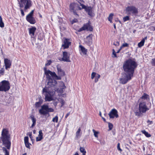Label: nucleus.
Instances as JSON below:
<instances>
[{
	"mask_svg": "<svg viewBox=\"0 0 155 155\" xmlns=\"http://www.w3.org/2000/svg\"><path fill=\"white\" fill-rule=\"evenodd\" d=\"M108 115L110 118H114L115 117L117 118L119 117L118 111L115 109H112L108 114Z\"/></svg>",
	"mask_w": 155,
	"mask_h": 155,
	"instance_id": "obj_15",
	"label": "nucleus"
},
{
	"mask_svg": "<svg viewBox=\"0 0 155 155\" xmlns=\"http://www.w3.org/2000/svg\"><path fill=\"white\" fill-rule=\"evenodd\" d=\"M20 8H23L25 5L24 10H25L30 8L32 6V1L31 0H18Z\"/></svg>",
	"mask_w": 155,
	"mask_h": 155,
	"instance_id": "obj_6",
	"label": "nucleus"
},
{
	"mask_svg": "<svg viewBox=\"0 0 155 155\" xmlns=\"http://www.w3.org/2000/svg\"><path fill=\"white\" fill-rule=\"evenodd\" d=\"M42 92L45 93V101H50L53 100V97L55 93V91H49L47 88H44L43 89Z\"/></svg>",
	"mask_w": 155,
	"mask_h": 155,
	"instance_id": "obj_5",
	"label": "nucleus"
},
{
	"mask_svg": "<svg viewBox=\"0 0 155 155\" xmlns=\"http://www.w3.org/2000/svg\"><path fill=\"white\" fill-rule=\"evenodd\" d=\"M60 102L61 104V106H62L64 104L65 101L63 98H61L60 99Z\"/></svg>",
	"mask_w": 155,
	"mask_h": 155,
	"instance_id": "obj_40",
	"label": "nucleus"
},
{
	"mask_svg": "<svg viewBox=\"0 0 155 155\" xmlns=\"http://www.w3.org/2000/svg\"><path fill=\"white\" fill-rule=\"evenodd\" d=\"M51 63V60L48 61V63L45 64V66H48L50 65Z\"/></svg>",
	"mask_w": 155,
	"mask_h": 155,
	"instance_id": "obj_48",
	"label": "nucleus"
},
{
	"mask_svg": "<svg viewBox=\"0 0 155 155\" xmlns=\"http://www.w3.org/2000/svg\"><path fill=\"white\" fill-rule=\"evenodd\" d=\"M122 45L123 47H129V44H127V43H126L123 44H122Z\"/></svg>",
	"mask_w": 155,
	"mask_h": 155,
	"instance_id": "obj_49",
	"label": "nucleus"
},
{
	"mask_svg": "<svg viewBox=\"0 0 155 155\" xmlns=\"http://www.w3.org/2000/svg\"><path fill=\"white\" fill-rule=\"evenodd\" d=\"M63 43L62 47L64 49H65L68 48L71 45V43L69 39L64 38L63 41Z\"/></svg>",
	"mask_w": 155,
	"mask_h": 155,
	"instance_id": "obj_13",
	"label": "nucleus"
},
{
	"mask_svg": "<svg viewBox=\"0 0 155 155\" xmlns=\"http://www.w3.org/2000/svg\"><path fill=\"white\" fill-rule=\"evenodd\" d=\"M54 110L51 108H49L47 105H43L41 107V108L39 110V113L41 115H46L48 114L49 116V112H53Z\"/></svg>",
	"mask_w": 155,
	"mask_h": 155,
	"instance_id": "obj_7",
	"label": "nucleus"
},
{
	"mask_svg": "<svg viewBox=\"0 0 155 155\" xmlns=\"http://www.w3.org/2000/svg\"><path fill=\"white\" fill-rule=\"evenodd\" d=\"M139 111L135 112V114L137 116H140L142 113H145L147 111L149 110L147 105L146 102L144 101L140 102L139 104Z\"/></svg>",
	"mask_w": 155,
	"mask_h": 155,
	"instance_id": "obj_4",
	"label": "nucleus"
},
{
	"mask_svg": "<svg viewBox=\"0 0 155 155\" xmlns=\"http://www.w3.org/2000/svg\"><path fill=\"white\" fill-rule=\"evenodd\" d=\"M95 77L94 82L95 83H97L99 79L100 78L101 76L100 74L95 72H92L91 74V79H93Z\"/></svg>",
	"mask_w": 155,
	"mask_h": 155,
	"instance_id": "obj_18",
	"label": "nucleus"
},
{
	"mask_svg": "<svg viewBox=\"0 0 155 155\" xmlns=\"http://www.w3.org/2000/svg\"><path fill=\"white\" fill-rule=\"evenodd\" d=\"M91 23L90 21L84 24L83 26L78 30V32H81L83 31L87 30L92 31L93 30V27L91 25Z\"/></svg>",
	"mask_w": 155,
	"mask_h": 155,
	"instance_id": "obj_11",
	"label": "nucleus"
},
{
	"mask_svg": "<svg viewBox=\"0 0 155 155\" xmlns=\"http://www.w3.org/2000/svg\"><path fill=\"white\" fill-rule=\"evenodd\" d=\"M33 132L34 134H35V130H33Z\"/></svg>",
	"mask_w": 155,
	"mask_h": 155,
	"instance_id": "obj_60",
	"label": "nucleus"
},
{
	"mask_svg": "<svg viewBox=\"0 0 155 155\" xmlns=\"http://www.w3.org/2000/svg\"><path fill=\"white\" fill-rule=\"evenodd\" d=\"M53 122H55L56 123H57L58 121V117L57 115L55 116L54 117L52 120Z\"/></svg>",
	"mask_w": 155,
	"mask_h": 155,
	"instance_id": "obj_34",
	"label": "nucleus"
},
{
	"mask_svg": "<svg viewBox=\"0 0 155 155\" xmlns=\"http://www.w3.org/2000/svg\"><path fill=\"white\" fill-rule=\"evenodd\" d=\"M4 63L6 70H7L11 68L12 65V61L10 60L7 58H4Z\"/></svg>",
	"mask_w": 155,
	"mask_h": 155,
	"instance_id": "obj_17",
	"label": "nucleus"
},
{
	"mask_svg": "<svg viewBox=\"0 0 155 155\" xmlns=\"http://www.w3.org/2000/svg\"><path fill=\"white\" fill-rule=\"evenodd\" d=\"M66 88V86L64 83L63 84V86L62 87L60 88V89L59 90V92L61 93H63L64 91V89Z\"/></svg>",
	"mask_w": 155,
	"mask_h": 155,
	"instance_id": "obj_27",
	"label": "nucleus"
},
{
	"mask_svg": "<svg viewBox=\"0 0 155 155\" xmlns=\"http://www.w3.org/2000/svg\"><path fill=\"white\" fill-rule=\"evenodd\" d=\"M34 10H32L26 16V20L30 23L34 24L36 22V21L33 17Z\"/></svg>",
	"mask_w": 155,
	"mask_h": 155,
	"instance_id": "obj_12",
	"label": "nucleus"
},
{
	"mask_svg": "<svg viewBox=\"0 0 155 155\" xmlns=\"http://www.w3.org/2000/svg\"><path fill=\"white\" fill-rule=\"evenodd\" d=\"M22 155H27V153H24V154H22Z\"/></svg>",
	"mask_w": 155,
	"mask_h": 155,
	"instance_id": "obj_62",
	"label": "nucleus"
},
{
	"mask_svg": "<svg viewBox=\"0 0 155 155\" xmlns=\"http://www.w3.org/2000/svg\"><path fill=\"white\" fill-rule=\"evenodd\" d=\"M4 26V25L2 20V18L1 16H0V27L1 28H3Z\"/></svg>",
	"mask_w": 155,
	"mask_h": 155,
	"instance_id": "obj_30",
	"label": "nucleus"
},
{
	"mask_svg": "<svg viewBox=\"0 0 155 155\" xmlns=\"http://www.w3.org/2000/svg\"><path fill=\"white\" fill-rule=\"evenodd\" d=\"M57 68L58 76L54 72H52L49 70H47L46 68H44L45 74L48 81L47 85L48 88L53 87L54 88H56V87L57 85V82L56 80H61V77L65 75L64 71L62 69L61 66L59 64L57 65Z\"/></svg>",
	"mask_w": 155,
	"mask_h": 155,
	"instance_id": "obj_2",
	"label": "nucleus"
},
{
	"mask_svg": "<svg viewBox=\"0 0 155 155\" xmlns=\"http://www.w3.org/2000/svg\"><path fill=\"white\" fill-rule=\"evenodd\" d=\"M70 54L66 51L63 52V57L61 58V60L64 61L70 62L71 61L70 59Z\"/></svg>",
	"mask_w": 155,
	"mask_h": 155,
	"instance_id": "obj_16",
	"label": "nucleus"
},
{
	"mask_svg": "<svg viewBox=\"0 0 155 155\" xmlns=\"http://www.w3.org/2000/svg\"><path fill=\"white\" fill-rule=\"evenodd\" d=\"M120 51L119 49V50L117 51L116 52V53H119L120 52Z\"/></svg>",
	"mask_w": 155,
	"mask_h": 155,
	"instance_id": "obj_57",
	"label": "nucleus"
},
{
	"mask_svg": "<svg viewBox=\"0 0 155 155\" xmlns=\"http://www.w3.org/2000/svg\"><path fill=\"white\" fill-rule=\"evenodd\" d=\"M74 155H79L78 152H76Z\"/></svg>",
	"mask_w": 155,
	"mask_h": 155,
	"instance_id": "obj_56",
	"label": "nucleus"
},
{
	"mask_svg": "<svg viewBox=\"0 0 155 155\" xmlns=\"http://www.w3.org/2000/svg\"><path fill=\"white\" fill-rule=\"evenodd\" d=\"M143 151H144L145 150V147H144V145H143Z\"/></svg>",
	"mask_w": 155,
	"mask_h": 155,
	"instance_id": "obj_58",
	"label": "nucleus"
},
{
	"mask_svg": "<svg viewBox=\"0 0 155 155\" xmlns=\"http://www.w3.org/2000/svg\"><path fill=\"white\" fill-rule=\"evenodd\" d=\"M29 136L30 138L31 139V140L32 141V143H33V141H34V140L33 139V137L32 136V133H30L29 134Z\"/></svg>",
	"mask_w": 155,
	"mask_h": 155,
	"instance_id": "obj_44",
	"label": "nucleus"
},
{
	"mask_svg": "<svg viewBox=\"0 0 155 155\" xmlns=\"http://www.w3.org/2000/svg\"><path fill=\"white\" fill-rule=\"evenodd\" d=\"M93 35L92 34L89 35L86 37V38L88 40V42H90L92 40Z\"/></svg>",
	"mask_w": 155,
	"mask_h": 155,
	"instance_id": "obj_29",
	"label": "nucleus"
},
{
	"mask_svg": "<svg viewBox=\"0 0 155 155\" xmlns=\"http://www.w3.org/2000/svg\"><path fill=\"white\" fill-rule=\"evenodd\" d=\"M108 127H109V130H111L113 128V124H111V123H110V122H108Z\"/></svg>",
	"mask_w": 155,
	"mask_h": 155,
	"instance_id": "obj_33",
	"label": "nucleus"
},
{
	"mask_svg": "<svg viewBox=\"0 0 155 155\" xmlns=\"http://www.w3.org/2000/svg\"><path fill=\"white\" fill-rule=\"evenodd\" d=\"M125 11L128 15L137 16L138 13V9L134 6H128L126 8Z\"/></svg>",
	"mask_w": 155,
	"mask_h": 155,
	"instance_id": "obj_9",
	"label": "nucleus"
},
{
	"mask_svg": "<svg viewBox=\"0 0 155 155\" xmlns=\"http://www.w3.org/2000/svg\"><path fill=\"white\" fill-rule=\"evenodd\" d=\"M141 132L147 137H150L151 136V135L148 132L146 131L145 130H141Z\"/></svg>",
	"mask_w": 155,
	"mask_h": 155,
	"instance_id": "obj_25",
	"label": "nucleus"
},
{
	"mask_svg": "<svg viewBox=\"0 0 155 155\" xmlns=\"http://www.w3.org/2000/svg\"><path fill=\"white\" fill-rule=\"evenodd\" d=\"M113 54L114 55V56H112L113 58H117V57L116 54V53L115 51L113 49Z\"/></svg>",
	"mask_w": 155,
	"mask_h": 155,
	"instance_id": "obj_41",
	"label": "nucleus"
},
{
	"mask_svg": "<svg viewBox=\"0 0 155 155\" xmlns=\"http://www.w3.org/2000/svg\"><path fill=\"white\" fill-rule=\"evenodd\" d=\"M25 147L29 149H30L31 147L30 145H31V144L29 142L25 143Z\"/></svg>",
	"mask_w": 155,
	"mask_h": 155,
	"instance_id": "obj_35",
	"label": "nucleus"
},
{
	"mask_svg": "<svg viewBox=\"0 0 155 155\" xmlns=\"http://www.w3.org/2000/svg\"><path fill=\"white\" fill-rule=\"evenodd\" d=\"M42 139H43L42 138L38 136V137H36V140L37 142H38V141H41Z\"/></svg>",
	"mask_w": 155,
	"mask_h": 155,
	"instance_id": "obj_46",
	"label": "nucleus"
},
{
	"mask_svg": "<svg viewBox=\"0 0 155 155\" xmlns=\"http://www.w3.org/2000/svg\"><path fill=\"white\" fill-rule=\"evenodd\" d=\"M78 2L80 4V5L81 6V5H84L83 3H84V2L83 0H77Z\"/></svg>",
	"mask_w": 155,
	"mask_h": 155,
	"instance_id": "obj_39",
	"label": "nucleus"
},
{
	"mask_svg": "<svg viewBox=\"0 0 155 155\" xmlns=\"http://www.w3.org/2000/svg\"><path fill=\"white\" fill-rule=\"evenodd\" d=\"M42 102V101H40L38 102H36V103L35 104V105L36 107H39L41 105V104Z\"/></svg>",
	"mask_w": 155,
	"mask_h": 155,
	"instance_id": "obj_36",
	"label": "nucleus"
},
{
	"mask_svg": "<svg viewBox=\"0 0 155 155\" xmlns=\"http://www.w3.org/2000/svg\"><path fill=\"white\" fill-rule=\"evenodd\" d=\"M147 123L149 125L152 124L153 123V122L152 121H150L149 120H148L147 121Z\"/></svg>",
	"mask_w": 155,
	"mask_h": 155,
	"instance_id": "obj_51",
	"label": "nucleus"
},
{
	"mask_svg": "<svg viewBox=\"0 0 155 155\" xmlns=\"http://www.w3.org/2000/svg\"><path fill=\"white\" fill-rule=\"evenodd\" d=\"M80 151L83 153V154H86V152L84 147H81L80 148Z\"/></svg>",
	"mask_w": 155,
	"mask_h": 155,
	"instance_id": "obj_28",
	"label": "nucleus"
},
{
	"mask_svg": "<svg viewBox=\"0 0 155 155\" xmlns=\"http://www.w3.org/2000/svg\"><path fill=\"white\" fill-rule=\"evenodd\" d=\"M43 134L41 130H40L39 131V135H38V137H41L43 138Z\"/></svg>",
	"mask_w": 155,
	"mask_h": 155,
	"instance_id": "obj_38",
	"label": "nucleus"
},
{
	"mask_svg": "<svg viewBox=\"0 0 155 155\" xmlns=\"http://www.w3.org/2000/svg\"><path fill=\"white\" fill-rule=\"evenodd\" d=\"M100 116L101 117V112L100 113Z\"/></svg>",
	"mask_w": 155,
	"mask_h": 155,
	"instance_id": "obj_63",
	"label": "nucleus"
},
{
	"mask_svg": "<svg viewBox=\"0 0 155 155\" xmlns=\"http://www.w3.org/2000/svg\"><path fill=\"white\" fill-rule=\"evenodd\" d=\"M138 65L137 63L131 59L129 58L125 61L123 64V68L125 72V77L120 79V82L122 84H125L132 79L135 70Z\"/></svg>",
	"mask_w": 155,
	"mask_h": 155,
	"instance_id": "obj_1",
	"label": "nucleus"
},
{
	"mask_svg": "<svg viewBox=\"0 0 155 155\" xmlns=\"http://www.w3.org/2000/svg\"><path fill=\"white\" fill-rule=\"evenodd\" d=\"M5 69L3 68H2L0 70V76L4 75Z\"/></svg>",
	"mask_w": 155,
	"mask_h": 155,
	"instance_id": "obj_31",
	"label": "nucleus"
},
{
	"mask_svg": "<svg viewBox=\"0 0 155 155\" xmlns=\"http://www.w3.org/2000/svg\"><path fill=\"white\" fill-rule=\"evenodd\" d=\"M123 48V46H122V45L120 47V48L119 49L121 51V50L122 49V48Z\"/></svg>",
	"mask_w": 155,
	"mask_h": 155,
	"instance_id": "obj_55",
	"label": "nucleus"
},
{
	"mask_svg": "<svg viewBox=\"0 0 155 155\" xmlns=\"http://www.w3.org/2000/svg\"><path fill=\"white\" fill-rule=\"evenodd\" d=\"M30 118L31 119L33 123L31 127L32 128L34 127V126L36 124V119L35 118L34 116L33 115H31L30 116Z\"/></svg>",
	"mask_w": 155,
	"mask_h": 155,
	"instance_id": "obj_20",
	"label": "nucleus"
},
{
	"mask_svg": "<svg viewBox=\"0 0 155 155\" xmlns=\"http://www.w3.org/2000/svg\"><path fill=\"white\" fill-rule=\"evenodd\" d=\"M28 139H29V138H28V136L25 137H24V143L28 142H29Z\"/></svg>",
	"mask_w": 155,
	"mask_h": 155,
	"instance_id": "obj_43",
	"label": "nucleus"
},
{
	"mask_svg": "<svg viewBox=\"0 0 155 155\" xmlns=\"http://www.w3.org/2000/svg\"><path fill=\"white\" fill-rule=\"evenodd\" d=\"M140 99L144 100H149V96L147 94L144 93L143 94V95L141 96V97L140 98Z\"/></svg>",
	"mask_w": 155,
	"mask_h": 155,
	"instance_id": "obj_22",
	"label": "nucleus"
},
{
	"mask_svg": "<svg viewBox=\"0 0 155 155\" xmlns=\"http://www.w3.org/2000/svg\"><path fill=\"white\" fill-rule=\"evenodd\" d=\"M117 149L118 150L120 151V152H121L122 151V150L120 147V143H118L117 145Z\"/></svg>",
	"mask_w": 155,
	"mask_h": 155,
	"instance_id": "obj_42",
	"label": "nucleus"
},
{
	"mask_svg": "<svg viewBox=\"0 0 155 155\" xmlns=\"http://www.w3.org/2000/svg\"><path fill=\"white\" fill-rule=\"evenodd\" d=\"M81 7L82 9H84L85 11L87 13L88 15L91 17L94 16V14L92 12V8L91 7H86L84 5H81Z\"/></svg>",
	"mask_w": 155,
	"mask_h": 155,
	"instance_id": "obj_14",
	"label": "nucleus"
},
{
	"mask_svg": "<svg viewBox=\"0 0 155 155\" xmlns=\"http://www.w3.org/2000/svg\"><path fill=\"white\" fill-rule=\"evenodd\" d=\"M92 131L94 133V135L95 137L97 138L98 137V134H99V132L96 131L94 129L92 130Z\"/></svg>",
	"mask_w": 155,
	"mask_h": 155,
	"instance_id": "obj_32",
	"label": "nucleus"
},
{
	"mask_svg": "<svg viewBox=\"0 0 155 155\" xmlns=\"http://www.w3.org/2000/svg\"><path fill=\"white\" fill-rule=\"evenodd\" d=\"M70 112H68V113L65 115V118L66 119L67 118V117L70 115Z\"/></svg>",
	"mask_w": 155,
	"mask_h": 155,
	"instance_id": "obj_53",
	"label": "nucleus"
},
{
	"mask_svg": "<svg viewBox=\"0 0 155 155\" xmlns=\"http://www.w3.org/2000/svg\"><path fill=\"white\" fill-rule=\"evenodd\" d=\"M78 22V20L77 19L74 18L71 21V23L72 24H73L75 23H76Z\"/></svg>",
	"mask_w": 155,
	"mask_h": 155,
	"instance_id": "obj_45",
	"label": "nucleus"
},
{
	"mask_svg": "<svg viewBox=\"0 0 155 155\" xmlns=\"http://www.w3.org/2000/svg\"><path fill=\"white\" fill-rule=\"evenodd\" d=\"M114 16V14L112 13H111L109 15L108 18V20L110 21V22L111 23H112V20L113 18V16Z\"/></svg>",
	"mask_w": 155,
	"mask_h": 155,
	"instance_id": "obj_26",
	"label": "nucleus"
},
{
	"mask_svg": "<svg viewBox=\"0 0 155 155\" xmlns=\"http://www.w3.org/2000/svg\"><path fill=\"white\" fill-rule=\"evenodd\" d=\"M102 117V118L103 120L105 122H106V119L104 118L103 117Z\"/></svg>",
	"mask_w": 155,
	"mask_h": 155,
	"instance_id": "obj_54",
	"label": "nucleus"
},
{
	"mask_svg": "<svg viewBox=\"0 0 155 155\" xmlns=\"http://www.w3.org/2000/svg\"><path fill=\"white\" fill-rule=\"evenodd\" d=\"M1 143L8 149H10L11 144L10 135L7 128H3L2 130L0 137V144Z\"/></svg>",
	"mask_w": 155,
	"mask_h": 155,
	"instance_id": "obj_3",
	"label": "nucleus"
},
{
	"mask_svg": "<svg viewBox=\"0 0 155 155\" xmlns=\"http://www.w3.org/2000/svg\"><path fill=\"white\" fill-rule=\"evenodd\" d=\"M129 20L130 18L129 16H126L125 17H124L123 18V20L124 22Z\"/></svg>",
	"mask_w": 155,
	"mask_h": 155,
	"instance_id": "obj_37",
	"label": "nucleus"
},
{
	"mask_svg": "<svg viewBox=\"0 0 155 155\" xmlns=\"http://www.w3.org/2000/svg\"><path fill=\"white\" fill-rule=\"evenodd\" d=\"M10 88V85L9 82L4 80L0 82V91L6 92Z\"/></svg>",
	"mask_w": 155,
	"mask_h": 155,
	"instance_id": "obj_8",
	"label": "nucleus"
},
{
	"mask_svg": "<svg viewBox=\"0 0 155 155\" xmlns=\"http://www.w3.org/2000/svg\"><path fill=\"white\" fill-rule=\"evenodd\" d=\"M120 43L118 41H117L116 43H114V45L116 46H118L119 45Z\"/></svg>",
	"mask_w": 155,
	"mask_h": 155,
	"instance_id": "obj_52",
	"label": "nucleus"
},
{
	"mask_svg": "<svg viewBox=\"0 0 155 155\" xmlns=\"http://www.w3.org/2000/svg\"><path fill=\"white\" fill-rule=\"evenodd\" d=\"M147 39V37H145L144 38H143L139 43H138V45L139 48H140L144 45L145 40Z\"/></svg>",
	"mask_w": 155,
	"mask_h": 155,
	"instance_id": "obj_21",
	"label": "nucleus"
},
{
	"mask_svg": "<svg viewBox=\"0 0 155 155\" xmlns=\"http://www.w3.org/2000/svg\"><path fill=\"white\" fill-rule=\"evenodd\" d=\"M114 28L115 29H116V25H115V24H114Z\"/></svg>",
	"mask_w": 155,
	"mask_h": 155,
	"instance_id": "obj_59",
	"label": "nucleus"
},
{
	"mask_svg": "<svg viewBox=\"0 0 155 155\" xmlns=\"http://www.w3.org/2000/svg\"><path fill=\"white\" fill-rule=\"evenodd\" d=\"M82 155H86V154H82Z\"/></svg>",
	"mask_w": 155,
	"mask_h": 155,
	"instance_id": "obj_64",
	"label": "nucleus"
},
{
	"mask_svg": "<svg viewBox=\"0 0 155 155\" xmlns=\"http://www.w3.org/2000/svg\"><path fill=\"white\" fill-rule=\"evenodd\" d=\"M20 11H21V16H24L25 15V14L24 13V11H23V10L21 8H20Z\"/></svg>",
	"mask_w": 155,
	"mask_h": 155,
	"instance_id": "obj_47",
	"label": "nucleus"
},
{
	"mask_svg": "<svg viewBox=\"0 0 155 155\" xmlns=\"http://www.w3.org/2000/svg\"><path fill=\"white\" fill-rule=\"evenodd\" d=\"M81 131V129L80 127H79L76 133L75 137L77 139L81 137V135L80 134Z\"/></svg>",
	"mask_w": 155,
	"mask_h": 155,
	"instance_id": "obj_24",
	"label": "nucleus"
},
{
	"mask_svg": "<svg viewBox=\"0 0 155 155\" xmlns=\"http://www.w3.org/2000/svg\"><path fill=\"white\" fill-rule=\"evenodd\" d=\"M69 11L71 12H73L74 15H78L77 11L81 10L82 7H79L78 4L75 2H72L70 4L69 6Z\"/></svg>",
	"mask_w": 155,
	"mask_h": 155,
	"instance_id": "obj_10",
	"label": "nucleus"
},
{
	"mask_svg": "<svg viewBox=\"0 0 155 155\" xmlns=\"http://www.w3.org/2000/svg\"><path fill=\"white\" fill-rule=\"evenodd\" d=\"M38 38L41 41L43 40V38Z\"/></svg>",
	"mask_w": 155,
	"mask_h": 155,
	"instance_id": "obj_61",
	"label": "nucleus"
},
{
	"mask_svg": "<svg viewBox=\"0 0 155 155\" xmlns=\"http://www.w3.org/2000/svg\"><path fill=\"white\" fill-rule=\"evenodd\" d=\"M79 47L81 48V50L82 53L84 54H86L87 52V50L85 49L83 46L81 45H80Z\"/></svg>",
	"mask_w": 155,
	"mask_h": 155,
	"instance_id": "obj_23",
	"label": "nucleus"
},
{
	"mask_svg": "<svg viewBox=\"0 0 155 155\" xmlns=\"http://www.w3.org/2000/svg\"><path fill=\"white\" fill-rule=\"evenodd\" d=\"M29 30V34L30 35L31 38H34L35 33L36 30V28L35 27H32L28 29Z\"/></svg>",
	"mask_w": 155,
	"mask_h": 155,
	"instance_id": "obj_19",
	"label": "nucleus"
},
{
	"mask_svg": "<svg viewBox=\"0 0 155 155\" xmlns=\"http://www.w3.org/2000/svg\"><path fill=\"white\" fill-rule=\"evenodd\" d=\"M5 155H9V152L6 148H5Z\"/></svg>",
	"mask_w": 155,
	"mask_h": 155,
	"instance_id": "obj_50",
	"label": "nucleus"
}]
</instances>
